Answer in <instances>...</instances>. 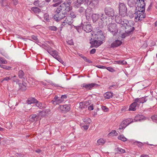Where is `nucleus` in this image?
Masks as SVG:
<instances>
[{
	"label": "nucleus",
	"mask_w": 157,
	"mask_h": 157,
	"mask_svg": "<svg viewBox=\"0 0 157 157\" xmlns=\"http://www.w3.org/2000/svg\"><path fill=\"white\" fill-rule=\"evenodd\" d=\"M122 42L121 40H116L113 41L111 44L110 48H114L120 46L122 44Z\"/></svg>",
	"instance_id": "ddd939ff"
},
{
	"label": "nucleus",
	"mask_w": 157,
	"mask_h": 157,
	"mask_svg": "<svg viewBox=\"0 0 157 157\" xmlns=\"http://www.w3.org/2000/svg\"><path fill=\"white\" fill-rule=\"evenodd\" d=\"M98 1L97 0H92L90 5L89 6L91 8H94L96 7L98 4Z\"/></svg>",
	"instance_id": "2f4dec72"
},
{
	"label": "nucleus",
	"mask_w": 157,
	"mask_h": 157,
	"mask_svg": "<svg viewBox=\"0 0 157 157\" xmlns=\"http://www.w3.org/2000/svg\"><path fill=\"white\" fill-rule=\"evenodd\" d=\"M79 108L80 109L86 108V106L84 105V102H81L79 103Z\"/></svg>",
	"instance_id": "5fc2aeb1"
},
{
	"label": "nucleus",
	"mask_w": 157,
	"mask_h": 157,
	"mask_svg": "<svg viewBox=\"0 0 157 157\" xmlns=\"http://www.w3.org/2000/svg\"><path fill=\"white\" fill-rule=\"evenodd\" d=\"M146 117L144 116L138 114L135 117L133 121H142L146 120Z\"/></svg>",
	"instance_id": "2eb2a0df"
},
{
	"label": "nucleus",
	"mask_w": 157,
	"mask_h": 157,
	"mask_svg": "<svg viewBox=\"0 0 157 157\" xmlns=\"http://www.w3.org/2000/svg\"><path fill=\"white\" fill-rule=\"evenodd\" d=\"M114 63L116 64H118L121 65L125 64L127 63L126 61L124 60H118L117 61H115Z\"/></svg>",
	"instance_id": "58836bf2"
},
{
	"label": "nucleus",
	"mask_w": 157,
	"mask_h": 157,
	"mask_svg": "<svg viewBox=\"0 0 157 157\" xmlns=\"http://www.w3.org/2000/svg\"><path fill=\"white\" fill-rule=\"evenodd\" d=\"M139 3V1L137 0L136 1H135V0H128V6L130 7H133L136 3Z\"/></svg>",
	"instance_id": "4be33fe9"
},
{
	"label": "nucleus",
	"mask_w": 157,
	"mask_h": 157,
	"mask_svg": "<svg viewBox=\"0 0 157 157\" xmlns=\"http://www.w3.org/2000/svg\"><path fill=\"white\" fill-rule=\"evenodd\" d=\"M92 0H84L85 3L88 5H90L91 2Z\"/></svg>",
	"instance_id": "0e129e2a"
},
{
	"label": "nucleus",
	"mask_w": 157,
	"mask_h": 157,
	"mask_svg": "<svg viewBox=\"0 0 157 157\" xmlns=\"http://www.w3.org/2000/svg\"><path fill=\"white\" fill-rule=\"evenodd\" d=\"M19 85V90L21 91H25L26 89V86L23 82L22 83H19L18 84Z\"/></svg>",
	"instance_id": "a878e982"
},
{
	"label": "nucleus",
	"mask_w": 157,
	"mask_h": 157,
	"mask_svg": "<svg viewBox=\"0 0 157 157\" xmlns=\"http://www.w3.org/2000/svg\"><path fill=\"white\" fill-rule=\"evenodd\" d=\"M84 103L85 105V106H86V108L87 106L90 105L91 104V101L90 100L86 101H85L84 102Z\"/></svg>",
	"instance_id": "603ef678"
},
{
	"label": "nucleus",
	"mask_w": 157,
	"mask_h": 157,
	"mask_svg": "<svg viewBox=\"0 0 157 157\" xmlns=\"http://www.w3.org/2000/svg\"><path fill=\"white\" fill-rule=\"evenodd\" d=\"M71 105L70 104H65L60 105L58 109L62 113H65L70 110Z\"/></svg>",
	"instance_id": "0eeeda50"
},
{
	"label": "nucleus",
	"mask_w": 157,
	"mask_h": 157,
	"mask_svg": "<svg viewBox=\"0 0 157 157\" xmlns=\"http://www.w3.org/2000/svg\"><path fill=\"white\" fill-rule=\"evenodd\" d=\"M44 19L47 22L50 21V18L49 15L47 13H46L44 14Z\"/></svg>",
	"instance_id": "4c0bfd02"
},
{
	"label": "nucleus",
	"mask_w": 157,
	"mask_h": 157,
	"mask_svg": "<svg viewBox=\"0 0 157 157\" xmlns=\"http://www.w3.org/2000/svg\"><path fill=\"white\" fill-rule=\"evenodd\" d=\"M125 32H127L128 33L130 34L133 33V31L135 30V28L130 25L129 23L124 27Z\"/></svg>",
	"instance_id": "9d476101"
},
{
	"label": "nucleus",
	"mask_w": 157,
	"mask_h": 157,
	"mask_svg": "<svg viewBox=\"0 0 157 157\" xmlns=\"http://www.w3.org/2000/svg\"><path fill=\"white\" fill-rule=\"evenodd\" d=\"M89 126L90 124H86V125H84L82 127L85 130H86L88 129Z\"/></svg>",
	"instance_id": "69168bd1"
},
{
	"label": "nucleus",
	"mask_w": 157,
	"mask_h": 157,
	"mask_svg": "<svg viewBox=\"0 0 157 157\" xmlns=\"http://www.w3.org/2000/svg\"><path fill=\"white\" fill-rule=\"evenodd\" d=\"M63 100L60 98H59L58 96L56 95L53 99L51 101V102L55 105H56L61 103Z\"/></svg>",
	"instance_id": "9b49d317"
},
{
	"label": "nucleus",
	"mask_w": 157,
	"mask_h": 157,
	"mask_svg": "<svg viewBox=\"0 0 157 157\" xmlns=\"http://www.w3.org/2000/svg\"><path fill=\"white\" fill-rule=\"evenodd\" d=\"M98 85L95 83H83L81 85L82 89L85 90H89L98 87Z\"/></svg>",
	"instance_id": "423d86ee"
},
{
	"label": "nucleus",
	"mask_w": 157,
	"mask_h": 157,
	"mask_svg": "<svg viewBox=\"0 0 157 157\" xmlns=\"http://www.w3.org/2000/svg\"><path fill=\"white\" fill-rule=\"evenodd\" d=\"M100 15L98 13L93 14L92 16V18L94 22H96L100 18Z\"/></svg>",
	"instance_id": "393cba45"
},
{
	"label": "nucleus",
	"mask_w": 157,
	"mask_h": 157,
	"mask_svg": "<svg viewBox=\"0 0 157 157\" xmlns=\"http://www.w3.org/2000/svg\"><path fill=\"white\" fill-rule=\"evenodd\" d=\"M7 63L6 60L4 58H0V64H6Z\"/></svg>",
	"instance_id": "c03bdc74"
},
{
	"label": "nucleus",
	"mask_w": 157,
	"mask_h": 157,
	"mask_svg": "<svg viewBox=\"0 0 157 157\" xmlns=\"http://www.w3.org/2000/svg\"><path fill=\"white\" fill-rule=\"evenodd\" d=\"M31 37L33 40L36 41V42H38L39 40L36 36L33 35L31 36Z\"/></svg>",
	"instance_id": "bf43d9fd"
},
{
	"label": "nucleus",
	"mask_w": 157,
	"mask_h": 157,
	"mask_svg": "<svg viewBox=\"0 0 157 157\" xmlns=\"http://www.w3.org/2000/svg\"><path fill=\"white\" fill-rule=\"evenodd\" d=\"M1 5L2 6H4V5L6 4H7V0H0Z\"/></svg>",
	"instance_id": "6e6d98bb"
},
{
	"label": "nucleus",
	"mask_w": 157,
	"mask_h": 157,
	"mask_svg": "<svg viewBox=\"0 0 157 157\" xmlns=\"http://www.w3.org/2000/svg\"><path fill=\"white\" fill-rule=\"evenodd\" d=\"M59 6L55 11L56 14L53 17V20L58 22L62 19L65 18L67 13L72 10L71 6V0H67Z\"/></svg>",
	"instance_id": "f257e3e1"
},
{
	"label": "nucleus",
	"mask_w": 157,
	"mask_h": 157,
	"mask_svg": "<svg viewBox=\"0 0 157 157\" xmlns=\"http://www.w3.org/2000/svg\"><path fill=\"white\" fill-rule=\"evenodd\" d=\"M0 67L3 69L6 70H9L11 69V67L10 66H7L4 65H0Z\"/></svg>",
	"instance_id": "79ce46f5"
},
{
	"label": "nucleus",
	"mask_w": 157,
	"mask_h": 157,
	"mask_svg": "<svg viewBox=\"0 0 157 157\" xmlns=\"http://www.w3.org/2000/svg\"><path fill=\"white\" fill-rule=\"evenodd\" d=\"M84 2V0H77L75 2V8H78L80 7L81 4H83Z\"/></svg>",
	"instance_id": "a211bd4d"
},
{
	"label": "nucleus",
	"mask_w": 157,
	"mask_h": 157,
	"mask_svg": "<svg viewBox=\"0 0 157 157\" xmlns=\"http://www.w3.org/2000/svg\"><path fill=\"white\" fill-rule=\"evenodd\" d=\"M38 118V116L36 115V114H32L29 117V120L32 122L36 121Z\"/></svg>",
	"instance_id": "6ab92c4d"
},
{
	"label": "nucleus",
	"mask_w": 157,
	"mask_h": 157,
	"mask_svg": "<svg viewBox=\"0 0 157 157\" xmlns=\"http://www.w3.org/2000/svg\"><path fill=\"white\" fill-rule=\"evenodd\" d=\"M129 22L127 20L123 19L122 21H121V23L120 24L122 25L121 27H124Z\"/></svg>",
	"instance_id": "473e14b6"
},
{
	"label": "nucleus",
	"mask_w": 157,
	"mask_h": 157,
	"mask_svg": "<svg viewBox=\"0 0 157 157\" xmlns=\"http://www.w3.org/2000/svg\"><path fill=\"white\" fill-rule=\"evenodd\" d=\"M104 12L105 14L109 16L113 17L114 15V10L110 7H106L104 9Z\"/></svg>",
	"instance_id": "1a4fd4ad"
},
{
	"label": "nucleus",
	"mask_w": 157,
	"mask_h": 157,
	"mask_svg": "<svg viewBox=\"0 0 157 157\" xmlns=\"http://www.w3.org/2000/svg\"><path fill=\"white\" fill-rule=\"evenodd\" d=\"M126 127H124V125L123 124H122V123H121V124L119 126V127L118 129L119 130L124 129Z\"/></svg>",
	"instance_id": "338daca9"
},
{
	"label": "nucleus",
	"mask_w": 157,
	"mask_h": 157,
	"mask_svg": "<svg viewBox=\"0 0 157 157\" xmlns=\"http://www.w3.org/2000/svg\"><path fill=\"white\" fill-rule=\"evenodd\" d=\"M145 0H137L139 1L138 5V8L136 7L135 9V19L138 21L142 20L143 19L145 18V14L144 13L145 11Z\"/></svg>",
	"instance_id": "f03ea898"
},
{
	"label": "nucleus",
	"mask_w": 157,
	"mask_h": 157,
	"mask_svg": "<svg viewBox=\"0 0 157 157\" xmlns=\"http://www.w3.org/2000/svg\"><path fill=\"white\" fill-rule=\"evenodd\" d=\"M88 10L87 9L86 10L83 7H81L78 10V11L81 14H82L84 13H85L86 16V17L88 16Z\"/></svg>",
	"instance_id": "5701e85b"
},
{
	"label": "nucleus",
	"mask_w": 157,
	"mask_h": 157,
	"mask_svg": "<svg viewBox=\"0 0 157 157\" xmlns=\"http://www.w3.org/2000/svg\"><path fill=\"white\" fill-rule=\"evenodd\" d=\"M134 122L132 118H128L124 120L121 122L124 127H126L129 124L131 123Z\"/></svg>",
	"instance_id": "dca6fc26"
},
{
	"label": "nucleus",
	"mask_w": 157,
	"mask_h": 157,
	"mask_svg": "<svg viewBox=\"0 0 157 157\" xmlns=\"http://www.w3.org/2000/svg\"><path fill=\"white\" fill-rule=\"evenodd\" d=\"M117 87V85L114 84L110 86L109 88L110 89H112L113 88L114 89H116Z\"/></svg>",
	"instance_id": "052dcab7"
},
{
	"label": "nucleus",
	"mask_w": 157,
	"mask_h": 157,
	"mask_svg": "<svg viewBox=\"0 0 157 157\" xmlns=\"http://www.w3.org/2000/svg\"><path fill=\"white\" fill-rule=\"evenodd\" d=\"M83 121L86 124H90L91 122V119L88 118H85L83 119Z\"/></svg>",
	"instance_id": "a19ab883"
},
{
	"label": "nucleus",
	"mask_w": 157,
	"mask_h": 157,
	"mask_svg": "<svg viewBox=\"0 0 157 157\" xmlns=\"http://www.w3.org/2000/svg\"><path fill=\"white\" fill-rule=\"evenodd\" d=\"M101 108L104 111V112H107L109 111V108L107 107L106 106H101Z\"/></svg>",
	"instance_id": "4d7b16f0"
},
{
	"label": "nucleus",
	"mask_w": 157,
	"mask_h": 157,
	"mask_svg": "<svg viewBox=\"0 0 157 157\" xmlns=\"http://www.w3.org/2000/svg\"><path fill=\"white\" fill-rule=\"evenodd\" d=\"M37 100L34 98L31 97L29 98L26 101V103L29 105L31 104L36 103L37 102Z\"/></svg>",
	"instance_id": "412c9836"
},
{
	"label": "nucleus",
	"mask_w": 157,
	"mask_h": 157,
	"mask_svg": "<svg viewBox=\"0 0 157 157\" xmlns=\"http://www.w3.org/2000/svg\"><path fill=\"white\" fill-rule=\"evenodd\" d=\"M151 118L154 122L157 123V115H155L151 117Z\"/></svg>",
	"instance_id": "de8ad7c7"
},
{
	"label": "nucleus",
	"mask_w": 157,
	"mask_h": 157,
	"mask_svg": "<svg viewBox=\"0 0 157 157\" xmlns=\"http://www.w3.org/2000/svg\"><path fill=\"white\" fill-rule=\"evenodd\" d=\"M134 101L130 105L128 109L129 111H135L136 110V108L137 106L138 107L139 105V103L137 102L138 101L137 100L135 99Z\"/></svg>",
	"instance_id": "f8f14e48"
},
{
	"label": "nucleus",
	"mask_w": 157,
	"mask_h": 157,
	"mask_svg": "<svg viewBox=\"0 0 157 157\" xmlns=\"http://www.w3.org/2000/svg\"><path fill=\"white\" fill-rule=\"evenodd\" d=\"M81 57L83 59V60L86 62L90 63H92V62L91 61L87 58L86 57L84 56H81Z\"/></svg>",
	"instance_id": "3c124183"
},
{
	"label": "nucleus",
	"mask_w": 157,
	"mask_h": 157,
	"mask_svg": "<svg viewBox=\"0 0 157 157\" xmlns=\"http://www.w3.org/2000/svg\"><path fill=\"white\" fill-rule=\"evenodd\" d=\"M56 59L58 60L59 62L62 63L64 66L65 65L66 63L64 62L61 59L59 56Z\"/></svg>",
	"instance_id": "09e8293b"
},
{
	"label": "nucleus",
	"mask_w": 157,
	"mask_h": 157,
	"mask_svg": "<svg viewBox=\"0 0 157 157\" xmlns=\"http://www.w3.org/2000/svg\"><path fill=\"white\" fill-rule=\"evenodd\" d=\"M113 93L108 92L104 94V96L105 98L109 99L112 97L113 95Z\"/></svg>",
	"instance_id": "c756f323"
},
{
	"label": "nucleus",
	"mask_w": 157,
	"mask_h": 157,
	"mask_svg": "<svg viewBox=\"0 0 157 157\" xmlns=\"http://www.w3.org/2000/svg\"><path fill=\"white\" fill-rule=\"evenodd\" d=\"M48 52L56 59L59 56V53L55 50H48Z\"/></svg>",
	"instance_id": "4468645a"
},
{
	"label": "nucleus",
	"mask_w": 157,
	"mask_h": 157,
	"mask_svg": "<svg viewBox=\"0 0 157 157\" xmlns=\"http://www.w3.org/2000/svg\"><path fill=\"white\" fill-rule=\"evenodd\" d=\"M82 29L86 32H90L92 31V27L89 22H85L82 23Z\"/></svg>",
	"instance_id": "6e6552de"
},
{
	"label": "nucleus",
	"mask_w": 157,
	"mask_h": 157,
	"mask_svg": "<svg viewBox=\"0 0 157 157\" xmlns=\"http://www.w3.org/2000/svg\"><path fill=\"white\" fill-rule=\"evenodd\" d=\"M88 109L90 111L94 109V105L93 104L88 107Z\"/></svg>",
	"instance_id": "774afa93"
},
{
	"label": "nucleus",
	"mask_w": 157,
	"mask_h": 157,
	"mask_svg": "<svg viewBox=\"0 0 157 157\" xmlns=\"http://www.w3.org/2000/svg\"><path fill=\"white\" fill-rule=\"evenodd\" d=\"M115 151L117 153L122 154L125 153L126 152L125 150L122 148L119 147H117L115 149Z\"/></svg>",
	"instance_id": "cd10ccee"
},
{
	"label": "nucleus",
	"mask_w": 157,
	"mask_h": 157,
	"mask_svg": "<svg viewBox=\"0 0 157 157\" xmlns=\"http://www.w3.org/2000/svg\"><path fill=\"white\" fill-rule=\"evenodd\" d=\"M106 68L108 70L111 72H113L115 71L114 69L111 67H106Z\"/></svg>",
	"instance_id": "e2e57ef3"
},
{
	"label": "nucleus",
	"mask_w": 157,
	"mask_h": 157,
	"mask_svg": "<svg viewBox=\"0 0 157 157\" xmlns=\"http://www.w3.org/2000/svg\"><path fill=\"white\" fill-rule=\"evenodd\" d=\"M42 46L43 48L46 50L48 52V50H51L52 49V48L50 47L48 45L43 44L42 45Z\"/></svg>",
	"instance_id": "e433bc0d"
},
{
	"label": "nucleus",
	"mask_w": 157,
	"mask_h": 157,
	"mask_svg": "<svg viewBox=\"0 0 157 157\" xmlns=\"http://www.w3.org/2000/svg\"><path fill=\"white\" fill-rule=\"evenodd\" d=\"M11 80L14 82H16V84H18L20 82V80L17 78L16 75H14L11 76Z\"/></svg>",
	"instance_id": "7c9ffc66"
},
{
	"label": "nucleus",
	"mask_w": 157,
	"mask_h": 157,
	"mask_svg": "<svg viewBox=\"0 0 157 157\" xmlns=\"http://www.w3.org/2000/svg\"><path fill=\"white\" fill-rule=\"evenodd\" d=\"M123 19L122 17L119 16H116L115 17L116 22L118 24H120L121 23V21Z\"/></svg>",
	"instance_id": "ea45409f"
},
{
	"label": "nucleus",
	"mask_w": 157,
	"mask_h": 157,
	"mask_svg": "<svg viewBox=\"0 0 157 157\" xmlns=\"http://www.w3.org/2000/svg\"><path fill=\"white\" fill-rule=\"evenodd\" d=\"M119 13L122 17H124L126 15L127 9L126 6L124 3H119Z\"/></svg>",
	"instance_id": "39448f33"
},
{
	"label": "nucleus",
	"mask_w": 157,
	"mask_h": 157,
	"mask_svg": "<svg viewBox=\"0 0 157 157\" xmlns=\"http://www.w3.org/2000/svg\"><path fill=\"white\" fill-rule=\"evenodd\" d=\"M107 30L113 36L116 35L118 31V28L117 24L115 23L109 24L107 26Z\"/></svg>",
	"instance_id": "20e7f679"
},
{
	"label": "nucleus",
	"mask_w": 157,
	"mask_h": 157,
	"mask_svg": "<svg viewBox=\"0 0 157 157\" xmlns=\"http://www.w3.org/2000/svg\"><path fill=\"white\" fill-rule=\"evenodd\" d=\"M101 30L98 31L93 36V39L90 40V43L93 47H98L102 43L104 40L105 36L103 35Z\"/></svg>",
	"instance_id": "7ed1b4c3"
},
{
	"label": "nucleus",
	"mask_w": 157,
	"mask_h": 157,
	"mask_svg": "<svg viewBox=\"0 0 157 157\" xmlns=\"http://www.w3.org/2000/svg\"><path fill=\"white\" fill-rule=\"evenodd\" d=\"M134 143L135 144L137 145L138 147H142L143 145V144L140 142H135Z\"/></svg>",
	"instance_id": "13d9d810"
},
{
	"label": "nucleus",
	"mask_w": 157,
	"mask_h": 157,
	"mask_svg": "<svg viewBox=\"0 0 157 157\" xmlns=\"http://www.w3.org/2000/svg\"><path fill=\"white\" fill-rule=\"evenodd\" d=\"M49 30L52 31H56L57 30V28L55 26H49L48 27Z\"/></svg>",
	"instance_id": "a18cd8bd"
},
{
	"label": "nucleus",
	"mask_w": 157,
	"mask_h": 157,
	"mask_svg": "<svg viewBox=\"0 0 157 157\" xmlns=\"http://www.w3.org/2000/svg\"><path fill=\"white\" fill-rule=\"evenodd\" d=\"M72 19L70 16L67 17L64 21L68 24V25H71L72 23Z\"/></svg>",
	"instance_id": "c85d7f7f"
},
{
	"label": "nucleus",
	"mask_w": 157,
	"mask_h": 157,
	"mask_svg": "<svg viewBox=\"0 0 157 157\" xmlns=\"http://www.w3.org/2000/svg\"><path fill=\"white\" fill-rule=\"evenodd\" d=\"M67 44L70 45H73L74 44V43L73 40L72 39L68 40L67 41Z\"/></svg>",
	"instance_id": "680f3d73"
},
{
	"label": "nucleus",
	"mask_w": 157,
	"mask_h": 157,
	"mask_svg": "<svg viewBox=\"0 0 157 157\" xmlns=\"http://www.w3.org/2000/svg\"><path fill=\"white\" fill-rule=\"evenodd\" d=\"M11 80V76L9 77H6L4 78H3L1 80V82H3L4 81H8L9 80Z\"/></svg>",
	"instance_id": "49530a36"
},
{
	"label": "nucleus",
	"mask_w": 157,
	"mask_h": 157,
	"mask_svg": "<svg viewBox=\"0 0 157 157\" xmlns=\"http://www.w3.org/2000/svg\"><path fill=\"white\" fill-rule=\"evenodd\" d=\"M97 142L99 145H102L105 143V141L103 139L100 138L98 140Z\"/></svg>",
	"instance_id": "37998d69"
},
{
	"label": "nucleus",
	"mask_w": 157,
	"mask_h": 157,
	"mask_svg": "<svg viewBox=\"0 0 157 157\" xmlns=\"http://www.w3.org/2000/svg\"><path fill=\"white\" fill-rule=\"evenodd\" d=\"M147 96H146L141 98H137L135 99L138 102H137L140 105V103H144L147 100Z\"/></svg>",
	"instance_id": "f3484780"
},
{
	"label": "nucleus",
	"mask_w": 157,
	"mask_h": 157,
	"mask_svg": "<svg viewBox=\"0 0 157 157\" xmlns=\"http://www.w3.org/2000/svg\"><path fill=\"white\" fill-rule=\"evenodd\" d=\"M118 139L123 142H125L127 140V139L123 135L118 136Z\"/></svg>",
	"instance_id": "c9c22d12"
},
{
	"label": "nucleus",
	"mask_w": 157,
	"mask_h": 157,
	"mask_svg": "<svg viewBox=\"0 0 157 157\" xmlns=\"http://www.w3.org/2000/svg\"><path fill=\"white\" fill-rule=\"evenodd\" d=\"M119 33L121 34V37L122 38H124L126 37L129 36L130 34L129 33H128L127 32H125H125L124 33H122L121 31L119 32Z\"/></svg>",
	"instance_id": "72a5a7b5"
},
{
	"label": "nucleus",
	"mask_w": 157,
	"mask_h": 157,
	"mask_svg": "<svg viewBox=\"0 0 157 157\" xmlns=\"http://www.w3.org/2000/svg\"><path fill=\"white\" fill-rule=\"evenodd\" d=\"M25 74L23 71L22 70H20L18 71V76L19 78L22 79L23 81V80H25Z\"/></svg>",
	"instance_id": "b1692460"
},
{
	"label": "nucleus",
	"mask_w": 157,
	"mask_h": 157,
	"mask_svg": "<svg viewBox=\"0 0 157 157\" xmlns=\"http://www.w3.org/2000/svg\"><path fill=\"white\" fill-rule=\"evenodd\" d=\"M31 10L33 11L34 13L36 14L39 13L41 12V10L37 7L34 6L31 7Z\"/></svg>",
	"instance_id": "bb28decb"
},
{
	"label": "nucleus",
	"mask_w": 157,
	"mask_h": 157,
	"mask_svg": "<svg viewBox=\"0 0 157 157\" xmlns=\"http://www.w3.org/2000/svg\"><path fill=\"white\" fill-rule=\"evenodd\" d=\"M36 105L40 109H42L44 108V105H43L41 102L37 101V102H36Z\"/></svg>",
	"instance_id": "f704fd0d"
},
{
	"label": "nucleus",
	"mask_w": 157,
	"mask_h": 157,
	"mask_svg": "<svg viewBox=\"0 0 157 157\" xmlns=\"http://www.w3.org/2000/svg\"><path fill=\"white\" fill-rule=\"evenodd\" d=\"M45 2L44 1L41 2L39 0L35 1L33 3V5L36 6L41 7L44 5Z\"/></svg>",
	"instance_id": "aec40b11"
},
{
	"label": "nucleus",
	"mask_w": 157,
	"mask_h": 157,
	"mask_svg": "<svg viewBox=\"0 0 157 157\" xmlns=\"http://www.w3.org/2000/svg\"><path fill=\"white\" fill-rule=\"evenodd\" d=\"M67 25L68 24H67L64 21L62 23L60 26L59 27V28L60 29V30H61L62 28H63L65 26H67Z\"/></svg>",
	"instance_id": "864d4df0"
},
{
	"label": "nucleus",
	"mask_w": 157,
	"mask_h": 157,
	"mask_svg": "<svg viewBox=\"0 0 157 157\" xmlns=\"http://www.w3.org/2000/svg\"><path fill=\"white\" fill-rule=\"evenodd\" d=\"M70 17L72 19L76 17V14L73 12H71L70 13Z\"/></svg>",
	"instance_id": "8fccbe9b"
}]
</instances>
